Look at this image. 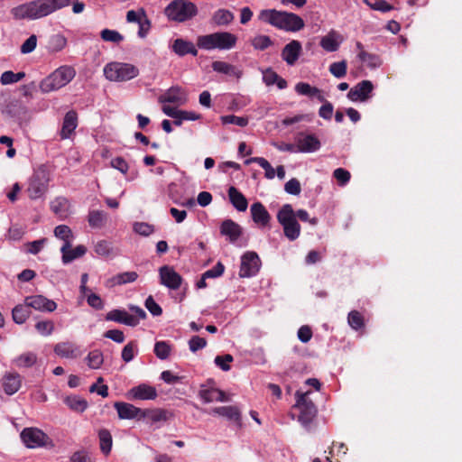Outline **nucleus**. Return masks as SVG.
Listing matches in <instances>:
<instances>
[{
  "mask_svg": "<svg viewBox=\"0 0 462 462\" xmlns=\"http://www.w3.org/2000/svg\"><path fill=\"white\" fill-rule=\"evenodd\" d=\"M70 0H35L11 10L16 19H39L68 6Z\"/></svg>",
  "mask_w": 462,
  "mask_h": 462,
  "instance_id": "obj_1",
  "label": "nucleus"
},
{
  "mask_svg": "<svg viewBox=\"0 0 462 462\" xmlns=\"http://www.w3.org/2000/svg\"><path fill=\"white\" fill-rule=\"evenodd\" d=\"M258 17L262 22L285 32H299L305 26V23L300 15L276 9L262 10Z\"/></svg>",
  "mask_w": 462,
  "mask_h": 462,
  "instance_id": "obj_2",
  "label": "nucleus"
},
{
  "mask_svg": "<svg viewBox=\"0 0 462 462\" xmlns=\"http://www.w3.org/2000/svg\"><path fill=\"white\" fill-rule=\"evenodd\" d=\"M237 38L228 32H217L207 35L199 36L197 46L204 50H230L235 47Z\"/></svg>",
  "mask_w": 462,
  "mask_h": 462,
  "instance_id": "obj_3",
  "label": "nucleus"
},
{
  "mask_svg": "<svg viewBox=\"0 0 462 462\" xmlns=\"http://www.w3.org/2000/svg\"><path fill=\"white\" fill-rule=\"evenodd\" d=\"M277 220L282 226L283 234L290 241H295L300 236L301 227L295 218L293 208L291 204H284L277 212Z\"/></svg>",
  "mask_w": 462,
  "mask_h": 462,
  "instance_id": "obj_4",
  "label": "nucleus"
},
{
  "mask_svg": "<svg viewBox=\"0 0 462 462\" xmlns=\"http://www.w3.org/2000/svg\"><path fill=\"white\" fill-rule=\"evenodd\" d=\"M75 74L72 67L61 66L41 82L40 88L44 93L58 90L69 83Z\"/></svg>",
  "mask_w": 462,
  "mask_h": 462,
  "instance_id": "obj_5",
  "label": "nucleus"
},
{
  "mask_svg": "<svg viewBox=\"0 0 462 462\" xmlns=\"http://www.w3.org/2000/svg\"><path fill=\"white\" fill-rule=\"evenodd\" d=\"M50 182V174L46 167H38L28 180L26 193L29 199L36 200L45 196Z\"/></svg>",
  "mask_w": 462,
  "mask_h": 462,
  "instance_id": "obj_6",
  "label": "nucleus"
},
{
  "mask_svg": "<svg viewBox=\"0 0 462 462\" xmlns=\"http://www.w3.org/2000/svg\"><path fill=\"white\" fill-rule=\"evenodd\" d=\"M165 15L171 21L182 23L198 14L196 5L188 0H174L164 10Z\"/></svg>",
  "mask_w": 462,
  "mask_h": 462,
  "instance_id": "obj_7",
  "label": "nucleus"
},
{
  "mask_svg": "<svg viewBox=\"0 0 462 462\" xmlns=\"http://www.w3.org/2000/svg\"><path fill=\"white\" fill-rule=\"evenodd\" d=\"M310 392L301 393L297 391L295 393L296 402L294 408L299 411L298 420L300 424L309 428L313 420L317 416V407L313 402L309 398Z\"/></svg>",
  "mask_w": 462,
  "mask_h": 462,
  "instance_id": "obj_8",
  "label": "nucleus"
},
{
  "mask_svg": "<svg viewBox=\"0 0 462 462\" xmlns=\"http://www.w3.org/2000/svg\"><path fill=\"white\" fill-rule=\"evenodd\" d=\"M104 74L110 81H125L136 77L138 69L129 63L112 61L104 68Z\"/></svg>",
  "mask_w": 462,
  "mask_h": 462,
  "instance_id": "obj_9",
  "label": "nucleus"
},
{
  "mask_svg": "<svg viewBox=\"0 0 462 462\" xmlns=\"http://www.w3.org/2000/svg\"><path fill=\"white\" fill-rule=\"evenodd\" d=\"M20 436L24 445L29 448L45 447L51 442L49 436L37 428H25Z\"/></svg>",
  "mask_w": 462,
  "mask_h": 462,
  "instance_id": "obj_10",
  "label": "nucleus"
},
{
  "mask_svg": "<svg viewBox=\"0 0 462 462\" xmlns=\"http://www.w3.org/2000/svg\"><path fill=\"white\" fill-rule=\"evenodd\" d=\"M261 260L254 252H246L241 258L239 276L249 278L254 276L260 270Z\"/></svg>",
  "mask_w": 462,
  "mask_h": 462,
  "instance_id": "obj_11",
  "label": "nucleus"
},
{
  "mask_svg": "<svg viewBox=\"0 0 462 462\" xmlns=\"http://www.w3.org/2000/svg\"><path fill=\"white\" fill-rule=\"evenodd\" d=\"M160 282L170 290H178L182 283V277L169 265H163L159 269Z\"/></svg>",
  "mask_w": 462,
  "mask_h": 462,
  "instance_id": "obj_12",
  "label": "nucleus"
},
{
  "mask_svg": "<svg viewBox=\"0 0 462 462\" xmlns=\"http://www.w3.org/2000/svg\"><path fill=\"white\" fill-rule=\"evenodd\" d=\"M373 90V83L370 80H363L349 90L347 97L353 102H365L372 97Z\"/></svg>",
  "mask_w": 462,
  "mask_h": 462,
  "instance_id": "obj_13",
  "label": "nucleus"
},
{
  "mask_svg": "<svg viewBox=\"0 0 462 462\" xmlns=\"http://www.w3.org/2000/svg\"><path fill=\"white\" fill-rule=\"evenodd\" d=\"M295 143L300 152H314L321 146L316 135L305 133H299L295 137Z\"/></svg>",
  "mask_w": 462,
  "mask_h": 462,
  "instance_id": "obj_14",
  "label": "nucleus"
},
{
  "mask_svg": "<svg viewBox=\"0 0 462 462\" xmlns=\"http://www.w3.org/2000/svg\"><path fill=\"white\" fill-rule=\"evenodd\" d=\"M24 302L29 308L43 312H52L57 309V304L54 300H49L42 295L28 296L25 298Z\"/></svg>",
  "mask_w": 462,
  "mask_h": 462,
  "instance_id": "obj_15",
  "label": "nucleus"
},
{
  "mask_svg": "<svg viewBox=\"0 0 462 462\" xmlns=\"http://www.w3.org/2000/svg\"><path fill=\"white\" fill-rule=\"evenodd\" d=\"M114 407L116 410L120 420H140L143 418L142 412L143 411V410L137 408L131 403L116 402L114 404Z\"/></svg>",
  "mask_w": 462,
  "mask_h": 462,
  "instance_id": "obj_16",
  "label": "nucleus"
},
{
  "mask_svg": "<svg viewBox=\"0 0 462 462\" xmlns=\"http://www.w3.org/2000/svg\"><path fill=\"white\" fill-rule=\"evenodd\" d=\"M160 103H172L177 106L184 105L188 98L186 92L179 87H172L158 98Z\"/></svg>",
  "mask_w": 462,
  "mask_h": 462,
  "instance_id": "obj_17",
  "label": "nucleus"
},
{
  "mask_svg": "<svg viewBox=\"0 0 462 462\" xmlns=\"http://www.w3.org/2000/svg\"><path fill=\"white\" fill-rule=\"evenodd\" d=\"M54 353L62 358L69 359L78 358L82 354L80 347L70 341H64L56 344L54 346Z\"/></svg>",
  "mask_w": 462,
  "mask_h": 462,
  "instance_id": "obj_18",
  "label": "nucleus"
},
{
  "mask_svg": "<svg viewBox=\"0 0 462 462\" xmlns=\"http://www.w3.org/2000/svg\"><path fill=\"white\" fill-rule=\"evenodd\" d=\"M106 319L130 327H135L139 324L138 319L125 310H113L109 311L106 316Z\"/></svg>",
  "mask_w": 462,
  "mask_h": 462,
  "instance_id": "obj_19",
  "label": "nucleus"
},
{
  "mask_svg": "<svg viewBox=\"0 0 462 462\" xmlns=\"http://www.w3.org/2000/svg\"><path fill=\"white\" fill-rule=\"evenodd\" d=\"M51 211L61 220L71 214V205L68 199L58 197L51 202Z\"/></svg>",
  "mask_w": 462,
  "mask_h": 462,
  "instance_id": "obj_20",
  "label": "nucleus"
},
{
  "mask_svg": "<svg viewBox=\"0 0 462 462\" xmlns=\"http://www.w3.org/2000/svg\"><path fill=\"white\" fill-rule=\"evenodd\" d=\"M22 379L17 373H7L2 379V386L5 393L13 395L21 388Z\"/></svg>",
  "mask_w": 462,
  "mask_h": 462,
  "instance_id": "obj_21",
  "label": "nucleus"
},
{
  "mask_svg": "<svg viewBox=\"0 0 462 462\" xmlns=\"http://www.w3.org/2000/svg\"><path fill=\"white\" fill-rule=\"evenodd\" d=\"M78 125V115L75 111L71 110L66 113L62 127L60 133L61 139H68L74 133Z\"/></svg>",
  "mask_w": 462,
  "mask_h": 462,
  "instance_id": "obj_22",
  "label": "nucleus"
},
{
  "mask_svg": "<svg viewBox=\"0 0 462 462\" xmlns=\"http://www.w3.org/2000/svg\"><path fill=\"white\" fill-rule=\"evenodd\" d=\"M250 211L254 222L257 225L265 226L270 223L271 215L261 202L252 204Z\"/></svg>",
  "mask_w": 462,
  "mask_h": 462,
  "instance_id": "obj_23",
  "label": "nucleus"
},
{
  "mask_svg": "<svg viewBox=\"0 0 462 462\" xmlns=\"http://www.w3.org/2000/svg\"><path fill=\"white\" fill-rule=\"evenodd\" d=\"M129 393L133 399L138 400H154L157 397L156 389L145 383L133 387Z\"/></svg>",
  "mask_w": 462,
  "mask_h": 462,
  "instance_id": "obj_24",
  "label": "nucleus"
},
{
  "mask_svg": "<svg viewBox=\"0 0 462 462\" xmlns=\"http://www.w3.org/2000/svg\"><path fill=\"white\" fill-rule=\"evenodd\" d=\"M172 50L178 56H185V55H198V50L196 45H194L191 42L183 40V39H176L172 44Z\"/></svg>",
  "mask_w": 462,
  "mask_h": 462,
  "instance_id": "obj_25",
  "label": "nucleus"
},
{
  "mask_svg": "<svg viewBox=\"0 0 462 462\" xmlns=\"http://www.w3.org/2000/svg\"><path fill=\"white\" fill-rule=\"evenodd\" d=\"M220 232L223 236H227L232 243L236 242L242 233L240 226L231 219L223 221L220 226Z\"/></svg>",
  "mask_w": 462,
  "mask_h": 462,
  "instance_id": "obj_26",
  "label": "nucleus"
},
{
  "mask_svg": "<svg viewBox=\"0 0 462 462\" xmlns=\"http://www.w3.org/2000/svg\"><path fill=\"white\" fill-rule=\"evenodd\" d=\"M227 193L231 204L236 210L244 212L247 209L248 201L246 198L236 187L231 186Z\"/></svg>",
  "mask_w": 462,
  "mask_h": 462,
  "instance_id": "obj_27",
  "label": "nucleus"
},
{
  "mask_svg": "<svg viewBox=\"0 0 462 462\" xmlns=\"http://www.w3.org/2000/svg\"><path fill=\"white\" fill-rule=\"evenodd\" d=\"M341 42V35L335 31H331L321 38L319 44L327 51H335Z\"/></svg>",
  "mask_w": 462,
  "mask_h": 462,
  "instance_id": "obj_28",
  "label": "nucleus"
},
{
  "mask_svg": "<svg viewBox=\"0 0 462 462\" xmlns=\"http://www.w3.org/2000/svg\"><path fill=\"white\" fill-rule=\"evenodd\" d=\"M295 91L301 96L310 97H316L319 101L324 102L325 97L320 89L316 87L310 86L309 83L299 82L295 86Z\"/></svg>",
  "mask_w": 462,
  "mask_h": 462,
  "instance_id": "obj_29",
  "label": "nucleus"
},
{
  "mask_svg": "<svg viewBox=\"0 0 462 462\" xmlns=\"http://www.w3.org/2000/svg\"><path fill=\"white\" fill-rule=\"evenodd\" d=\"M199 395L205 402L228 401L226 393L216 388L200 390Z\"/></svg>",
  "mask_w": 462,
  "mask_h": 462,
  "instance_id": "obj_30",
  "label": "nucleus"
},
{
  "mask_svg": "<svg viewBox=\"0 0 462 462\" xmlns=\"http://www.w3.org/2000/svg\"><path fill=\"white\" fill-rule=\"evenodd\" d=\"M142 417L147 418L152 422H159L168 420L173 417V414L162 409L143 410Z\"/></svg>",
  "mask_w": 462,
  "mask_h": 462,
  "instance_id": "obj_31",
  "label": "nucleus"
},
{
  "mask_svg": "<svg viewBox=\"0 0 462 462\" xmlns=\"http://www.w3.org/2000/svg\"><path fill=\"white\" fill-rule=\"evenodd\" d=\"M233 20V13L224 8L217 10L211 17V23L217 26L228 25Z\"/></svg>",
  "mask_w": 462,
  "mask_h": 462,
  "instance_id": "obj_32",
  "label": "nucleus"
},
{
  "mask_svg": "<svg viewBox=\"0 0 462 462\" xmlns=\"http://www.w3.org/2000/svg\"><path fill=\"white\" fill-rule=\"evenodd\" d=\"M97 436L101 452L105 456L109 455L113 446V438L110 431L106 429H101L99 430Z\"/></svg>",
  "mask_w": 462,
  "mask_h": 462,
  "instance_id": "obj_33",
  "label": "nucleus"
},
{
  "mask_svg": "<svg viewBox=\"0 0 462 462\" xmlns=\"http://www.w3.org/2000/svg\"><path fill=\"white\" fill-rule=\"evenodd\" d=\"M162 112L166 116L180 115L183 120L195 121L199 119L200 117V116L199 114H196L195 112L178 110L177 108L171 106L169 105H164L162 106Z\"/></svg>",
  "mask_w": 462,
  "mask_h": 462,
  "instance_id": "obj_34",
  "label": "nucleus"
},
{
  "mask_svg": "<svg viewBox=\"0 0 462 462\" xmlns=\"http://www.w3.org/2000/svg\"><path fill=\"white\" fill-rule=\"evenodd\" d=\"M138 274L136 272H125L118 273L109 279L108 282L111 286L123 285L129 282H134L137 280Z\"/></svg>",
  "mask_w": 462,
  "mask_h": 462,
  "instance_id": "obj_35",
  "label": "nucleus"
},
{
  "mask_svg": "<svg viewBox=\"0 0 462 462\" xmlns=\"http://www.w3.org/2000/svg\"><path fill=\"white\" fill-rule=\"evenodd\" d=\"M212 412L222 417H226L228 420L239 421L240 412L239 410L235 406H221L216 407L212 410Z\"/></svg>",
  "mask_w": 462,
  "mask_h": 462,
  "instance_id": "obj_36",
  "label": "nucleus"
},
{
  "mask_svg": "<svg viewBox=\"0 0 462 462\" xmlns=\"http://www.w3.org/2000/svg\"><path fill=\"white\" fill-rule=\"evenodd\" d=\"M37 362V355L32 352L23 353L13 360V363L19 368L32 367Z\"/></svg>",
  "mask_w": 462,
  "mask_h": 462,
  "instance_id": "obj_37",
  "label": "nucleus"
},
{
  "mask_svg": "<svg viewBox=\"0 0 462 462\" xmlns=\"http://www.w3.org/2000/svg\"><path fill=\"white\" fill-rule=\"evenodd\" d=\"M31 314L29 306L24 304H19L13 309L12 317L13 320L16 324H23Z\"/></svg>",
  "mask_w": 462,
  "mask_h": 462,
  "instance_id": "obj_38",
  "label": "nucleus"
},
{
  "mask_svg": "<svg viewBox=\"0 0 462 462\" xmlns=\"http://www.w3.org/2000/svg\"><path fill=\"white\" fill-rule=\"evenodd\" d=\"M212 68L215 71H217L219 73H223L228 76H234L236 78H239L241 75V71L236 69V67L230 65L227 62L217 60L213 62Z\"/></svg>",
  "mask_w": 462,
  "mask_h": 462,
  "instance_id": "obj_39",
  "label": "nucleus"
},
{
  "mask_svg": "<svg viewBox=\"0 0 462 462\" xmlns=\"http://www.w3.org/2000/svg\"><path fill=\"white\" fill-rule=\"evenodd\" d=\"M107 218V214L102 210H91L88 213V221L91 227H102Z\"/></svg>",
  "mask_w": 462,
  "mask_h": 462,
  "instance_id": "obj_40",
  "label": "nucleus"
},
{
  "mask_svg": "<svg viewBox=\"0 0 462 462\" xmlns=\"http://www.w3.org/2000/svg\"><path fill=\"white\" fill-rule=\"evenodd\" d=\"M64 402L74 411L83 412L88 408V402L79 396H68Z\"/></svg>",
  "mask_w": 462,
  "mask_h": 462,
  "instance_id": "obj_41",
  "label": "nucleus"
},
{
  "mask_svg": "<svg viewBox=\"0 0 462 462\" xmlns=\"http://www.w3.org/2000/svg\"><path fill=\"white\" fill-rule=\"evenodd\" d=\"M263 79L264 83L268 86L273 85L274 83L277 84V87L280 89H283L287 87V82L285 79L280 78L276 72L272 69H266L263 71Z\"/></svg>",
  "mask_w": 462,
  "mask_h": 462,
  "instance_id": "obj_42",
  "label": "nucleus"
},
{
  "mask_svg": "<svg viewBox=\"0 0 462 462\" xmlns=\"http://www.w3.org/2000/svg\"><path fill=\"white\" fill-rule=\"evenodd\" d=\"M86 362L89 368L98 369L104 362L102 352L98 349L90 351L86 357Z\"/></svg>",
  "mask_w": 462,
  "mask_h": 462,
  "instance_id": "obj_43",
  "label": "nucleus"
},
{
  "mask_svg": "<svg viewBox=\"0 0 462 462\" xmlns=\"http://www.w3.org/2000/svg\"><path fill=\"white\" fill-rule=\"evenodd\" d=\"M301 51V44L298 41H291L282 50V58H298Z\"/></svg>",
  "mask_w": 462,
  "mask_h": 462,
  "instance_id": "obj_44",
  "label": "nucleus"
},
{
  "mask_svg": "<svg viewBox=\"0 0 462 462\" xmlns=\"http://www.w3.org/2000/svg\"><path fill=\"white\" fill-rule=\"evenodd\" d=\"M171 352V345L166 341H158L154 345V354L162 360L167 359Z\"/></svg>",
  "mask_w": 462,
  "mask_h": 462,
  "instance_id": "obj_45",
  "label": "nucleus"
},
{
  "mask_svg": "<svg viewBox=\"0 0 462 462\" xmlns=\"http://www.w3.org/2000/svg\"><path fill=\"white\" fill-rule=\"evenodd\" d=\"M24 77H25V73L23 71L14 73L11 70H7L2 74V76L0 78V82L3 85H9V84H13V83L20 81Z\"/></svg>",
  "mask_w": 462,
  "mask_h": 462,
  "instance_id": "obj_46",
  "label": "nucleus"
},
{
  "mask_svg": "<svg viewBox=\"0 0 462 462\" xmlns=\"http://www.w3.org/2000/svg\"><path fill=\"white\" fill-rule=\"evenodd\" d=\"M347 322L349 326L355 330L360 329L365 325L364 318L362 314L357 310H352L348 313Z\"/></svg>",
  "mask_w": 462,
  "mask_h": 462,
  "instance_id": "obj_47",
  "label": "nucleus"
},
{
  "mask_svg": "<svg viewBox=\"0 0 462 462\" xmlns=\"http://www.w3.org/2000/svg\"><path fill=\"white\" fill-rule=\"evenodd\" d=\"M100 37L105 42L119 43L124 40V36L117 31L104 29L100 32Z\"/></svg>",
  "mask_w": 462,
  "mask_h": 462,
  "instance_id": "obj_48",
  "label": "nucleus"
},
{
  "mask_svg": "<svg viewBox=\"0 0 462 462\" xmlns=\"http://www.w3.org/2000/svg\"><path fill=\"white\" fill-rule=\"evenodd\" d=\"M87 252V248L85 245H79L75 248H70L68 252V254H65V257H62V262L64 263H69L73 260L83 256Z\"/></svg>",
  "mask_w": 462,
  "mask_h": 462,
  "instance_id": "obj_49",
  "label": "nucleus"
},
{
  "mask_svg": "<svg viewBox=\"0 0 462 462\" xmlns=\"http://www.w3.org/2000/svg\"><path fill=\"white\" fill-rule=\"evenodd\" d=\"M136 352H137V343L135 341H130L124 346V348L122 350V355H121L122 359L125 363H129L130 361H132L134 359Z\"/></svg>",
  "mask_w": 462,
  "mask_h": 462,
  "instance_id": "obj_50",
  "label": "nucleus"
},
{
  "mask_svg": "<svg viewBox=\"0 0 462 462\" xmlns=\"http://www.w3.org/2000/svg\"><path fill=\"white\" fill-rule=\"evenodd\" d=\"M35 328L42 336L48 337L54 330V323L51 320H41L35 324Z\"/></svg>",
  "mask_w": 462,
  "mask_h": 462,
  "instance_id": "obj_51",
  "label": "nucleus"
},
{
  "mask_svg": "<svg viewBox=\"0 0 462 462\" xmlns=\"http://www.w3.org/2000/svg\"><path fill=\"white\" fill-rule=\"evenodd\" d=\"M221 122L224 125L232 124L244 127L248 125V118L244 116H236L235 115H227L221 116Z\"/></svg>",
  "mask_w": 462,
  "mask_h": 462,
  "instance_id": "obj_52",
  "label": "nucleus"
},
{
  "mask_svg": "<svg viewBox=\"0 0 462 462\" xmlns=\"http://www.w3.org/2000/svg\"><path fill=\"white\" fill-rule=\"evenodd\" d=\"M254 161L264 170V176L266 179L272 180L275 177V170L266 159L263 157H255Z\"/></svg>",
  "mask_w": 462,
  "mask_h": 462,
  "instance_id": "obj_53",
  "label": "nucleus"
},
{
  "mask_svg": "<svg viewBox=\"0 0 462 462\" xmlns=\"http://www.w3.org/2000/svg\"><path fill=\"white\" fill-rule=\"evenodd\" d=\"M67 41L64 36L60 34H55L51 37L49 42V47L53 51H59L66 46Z\"/></svg>",
  "mask_w": 462,
  "mask_h": 462,
  "instance_id": "obj_54",
  "label": "nucleus"
},
{
  "mask_svg": "<svg viewBox=\"0 0 462 462\" xmlns=\"http://www.w3.org/2000/svg\"><path fill=\"white\" fill-rule=\"evenodd\" d=\"M329 71L336 78H342L346 73V63L345 62V60L334 62L330 65Z\"/></svg>",
  "mask_w": 462,
  "mask_h": 462,
  "instance_id": "obj_55",
  "label": "nucleus"
},
{
  "mask_svg": "<svg viewBox=\"0 0 462 462\" xmlns=\"http://www.w3.org/2000/svg\"><path fill=\"white\" fill-rule=\"evenodd\" d=\"M234 360L233 356L229 354L224 355V356H217L215 357V364L219 368H221L223 371H229L230 365L229 364L232 363Z\"/></svg>",
  "mask_w": 462,
  "mask_h": 462,
  "instance_id": "obj_56",
  "label": "nucleus"
},
{
  "mask_svg": "<svg viewBox=\"0 0 462 462\" xmlns=\"http://www.w3.org/2000/svg\"><path fill=\"white\" fill-rule=\"evenodd\" d=\"M272 40L267 35H258L254 38L252 44L255 49L265 50L272 45Z\"/></svg>",
  "mask_w": 462,
  "mask_h": 462,
  "instance_id": "obj_57",
  "label": "nucleus"
},
{
  "mask_svg": "<svg viewBox=\"0 0 462 462\" xmlns=\"http://www.w3.org/2000/svg\"><path fill=\"white\" fill-rule=\"evenodd\" d=\"M54 236L59 239L74 238L72 230L66 225H60L54 228Z\"/></svg>",
  "mask_w": 462,
  "mask_h": 462,
  "instance_id": "obj_58",
  "label": "nucleus"
},
{
  "mask_svg": "<svg viewBox=\"0 0 462 462\" xmlns=\"http://www.w3.org/2000/svg\"><path fill=\"white\" fill-rule=\"evenodd\" d=\"M333 176L340 186H345L351 178L350 172L343 168L336 169L333 172Z\"/></svg>",
  "mask_w": 462,
  "mask_h": 462,
  "instance_id": "obj_59",
  "label": "nucleus"
},
{
  "mask_svg": "<svg viewBox=\"0 0 462 462\" xmlns=\"http://www.w3.org/2000/svg\"><path fill=\"white\" fill-rule=\"evenodd\" d=\"M207 346V340L199 336H193L189 340V350L193 353L203 349Z\"/></svg>",
  "mask_w": 462,
  "mask_h": 462,
  "instance_id": "obj_60",
  "label": "nucleus"
},
{
  "mask_svg": "<svg viewBox=\"0 0 462 462\" xmlns=\"http://www.w3.org/2000/svg\"><path fill=\"white\" fill-rule=\"evenodd\" d=\"M284 190L291 195H300L301 191L300 181L295 178L291 179L285 183Z\"/></svg>",
  "mask_w": 462,
  "mask_h": 462,
  "instance_id": "obj_61",
  "label": "nucleus"
},
{
  "mask_svg": "<svg viewBox=\"0 0 462 462\" xmlns=\"http://www.w3.org/2000/svg\"><path fill=\"white\" fill-rule=\"evenodd\" d=\"M70 462H93L90 453L88 450L80 449L75 451L70 457Z\"/></svg>",
  "mask_w": 462,
  "mask_h": 462,
  "instance_id": "obj_62",
  "label": "nucleus"
},
{
  "mask_svg": "<svg viewBox=\"0 0 462 462\" xmlns=\"http://www.w3.org/2000/svg\"><path fill=\"white\" fill-rule=\"evenodd\" d=\"M365 2L374 10L381 11V12H389L393 9V7L388 4L385 0H374L373 3L368 2V0H365Z\"/></svg>",
  "mask_w": 462,
  "mask_h": 462,
  "instance_id": "obj_63",
  "label": "nucleus"
},
{
  "mask_svg": "<svg viewBox=\"0 0 462 462\" xmlns=\"http://www.w3.org/2000/svg\"><path fill=\"white\" fill-rule=\"evenodd\" d=\"M95 252L101 256H108L112 253V248L107 241L102 240L96 244Z\"/></svg>",
  "mask_w": 462,
  "mask_h": 462,
  "instance_id": "obj_64",
  "label": "nucleus"
}]
</instances>
